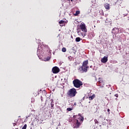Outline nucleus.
<instances>
[{
	"mask_svg": "<svg viewBox=\"0 0 129 129\" xmlns=\"http://www.w3.org/2000/svg\"><path fill=\"white\" fill-rule=\"evenodd\" d=\"M88 68H89V67H88V60H85L83 62L82 66L78 69V71L80 73H86Z\"/></svg>",
	"mask_w": 129,
	"mask_h": 129,
	"instance_id": "f257e3e1",
	"label": "nucleus"
},
{
	"mask_svg": "<svg viewBox=\"0 0 129 129\" xmlns=\"http://www.w3.org/2000/svg\"><path fill=\"white\" fill-rule=\"evenodd\" d=\"M77 94V91H76V89L73 88L70 89L67 93V96L68 97H74L76 96V94Z\"/></svg>",
	"mask_w": 129,
	"mask_h": 129,
	"instance_id": "f03ea898",
	"label": "nucleus"
},
{
	"mask_svg": "<svg viewBox=\"0 0 129 129\" xmlns=\"http://www.w3.org/2000/svg\"><path fill=\"white\" fill-rule=\"evenodd\" d=\"M73 84L76 88H80L83 85V83L80 80L76 79L73 81Z\"/></svg>",
	"mask_w": 129,
	"mask_h": 129,
	"instance_id": "7ed1b4c3",
	"label": "nucleus"
},
{
	"mask_svg": "<svg viewBox=\"0 0 129 129\" xmlns=\"http://www.w3.org/2000/svg\"><path fill=\"white\" fill-rule=\"evenodd\" d=\"M48 101H49V102H50L51 109H54V99H51L49 98H47L46 100L45 103H47Z\"/></svg>",
	"mask_w": 129,
	"mask_h": 129,
	"instance_id": "20e7f679",
	"label": "nucleus"
},
{
	"mask_svg": "<svg viewBox=\"0 0 129 129\" xmlns=\"http://www.w3.org/2000/svg\"><path fill=\"white\" fill-rule=\"evenodd\" d=\"M44 52V50H43L41 47H38V49L37 51V55L40 58V55H42Z\"/></svg>",
	"mask_w": 129,
	"mask_h": 129,
	"instance_id": "39448f33",
	"label": "nucleus"
},
{
	"mask_svg": "<svg viewBox=\"0 0 129 129\" xmlns=\"http://www.w3.org/2000/svg\"><path fill=\"white\" fill-rule=\"evenodd\" d=\"M80 28L81 30H82V32H85V33H86V32H87V29H86V25H85V24H81L80 25Z\"/></svg>",
	"mask_w": 129,
	"mask_h": 129,
	"instance_id": "423d86ee",
	"label": "nucleus"
},
{
	"mask_svg": "<svg viewBox=\"0 0 129 129\" xmlns=\"http://www.w3.org/2000/svg\"><path fill=\"white\" fill-rule=\"evenodd\" d=\"M81 124V123H80L79 122V121H78V119H77V122L76 123H74L73 125V127L74 128H79V126H80Z\"/></svg>",
	"mask_w": 129,
	"mask_h": 129,
	"instance_id": "0eeeda50",
	"label": "nucleus"
},
{
	"mask_svg": "<svg viewBox=\"0 0 129 129\" xmlns=\"http://www.w3.org/2000/svg\"><path fill=\"white\" fill-rule=\"evenodd\" d=\"M60 72V69H58L57 67H54L52 68V72L54 74H56L57 73H58V72Z\"/></svg>",
	"mask_w": 129,
	"mask_h": 129,
	"instance_id": "6e6552de",
	"label": "nucleus"
},
{
	"mask_svg": "<svg viewBox=\"0 0 129 129\" xmlns=\"http://www.w3.org/2000/svg\"><path fill=\"white\" fill-rule=\"evenodd\" d=\"M108 59L107 58V56H104L103 58L101 60L102 63H106L107 62Z\"/></svg>",
	"mask_w": 129,
	"mask_h": 129,
	"instance_id": "1a4fd4ad",
	"label": "nucleus"
},
{
	"mask_svg": "<svg viewBox=\"0 0 129 129\" xmlns=\"http://www.w3.org/2000/svg\"><path fill=\"white\" fill-rule=\"evenodd\" d=\"M112 33L113 34H118V29L115 28L112 29Z\"/></svg>",
	"mask_w": 129,
	"mask_h": 129,
	"instance_id": "9d476101",
	"label": "nucleus"
},
{
	"mask_svg": "<svg viewBox=\"0 0 129 129\" xmlns=\"http://www.w3.org/2000/svg\"><path fill=\"white\" fill-rule=\"evenodd\" d=\"M104 8L106 9V10H109V9H110L109 4L108 3L104 4Z\"/></svg>",
	"mask_w": 129,
	"mask_h": 129,
	"instance_id": "9b49d317",
	"label": "nucleus"
},
{
	"mask_svg": "<svg viewBox=\"0 0 129 129\" xmlns=\"http://www.w3.org/2000/svg\"><path fill=\"white\" fill-rule=\"evenodd\" d=\"M78 34L79 36H82V37H85V34L83 32H81V31H78Z\"/></svg>",
	"mask_w": 129,
	"mask_h": 129,
	"instance_id": "f8f14e48",
	"label": "nucleus"
},
{
	"mask_svg": "<svg viewBox=\"0 0 129 129\" xmlns=\"http://www.w3.org/2000/svg\"><path fill=\"white\" fill-rule=\"evenodd\" d=\"M95 98V94H93L92 96L89 97V100H93Z\"/></svg>",
	"mask_w": 129,
	"mask_h": 129,
	"instance_id": "ddd939ff",
	"label": "nucleus"
},
{
	"mask_svg": "<svg viewBox=\"0 0 129 129\" xmlns=\"http://www.w3.org/2000/svg\"><path fill=\"white\" fill-rule=\"evenodd\" d=\"M81 38L80 37H77L76 38V42H80Z\"/></svg>",
	"mask_w": 129,
	"mask_h": 129,
	"instance_id": "4468645a",
	"label": "nucleus"
},
{
	"mask_svg": "<svg viewBox=\"0 0 129 129\" xmlns=\"http://www.w3.org/2000/svg\"><path fill=\"white\" fill-rule=\"evenodd\" d=\"M105 23H106L108 25V24H110V25H111V20L108 21L107 19L106 21H105Z\"/></svg>",
	"mask_w": 129,
	"mask_h": 129,
	"instance_id": "2eb2a0df",
	"label": "nucleus"
},
{
	"mask_svg": "<svg viewBox=\"0 0 129 129\" xmlns=\"http://www.w3.org/2000/svg\"><path fill=\"white\" fill-rule=\"evenodd\" d=\"M78 118L80 121H83V120H84V118H83V117H80Z\"/></svg>",
	"mask_w": 129,
	"mask_h": 129,
	"instance_id": "dca6fc26",
	"label": "nucleus"
},
{
	"mask_svg": "<svg viewBox=\"0 0 129 129\" xmlns=\"http://www.w3.org/2000/svg\"><path fill=\"white\" fill-rule=\"evenodd\" d=\"M79 14H80V11H77L76 12V13H75V15L76 16H78V15H79Z\"/></svg>",
	"mask_w": 129,
	"mask_h": 129,
	"instance_id": "f3484780",
	"label": "nucleus"
},
{
	"mask_svg": "<svg viewBox=\"0 0 129 129\" xmlns=\"http://www.w3.org/2000/svg\"><path fill=\"white\" fill-rule=\"evenodd\" d=\"M69 60H70V61H72V59H73V57H72V56H70L68 57Z\"/></svg>",
	"mask_w": 129,
	"mask_h": 129,
	"instance_id": "a211bd4d",
	"label": "nucleus"
},
{
	"mask_svg": "<svg viewBox=\"0 0 129 129\" xmlns=\"http://www.w3.org/2000/svg\"><path fill=\"white\" fill-rule=\"evenodd\" d=\"M99 83H102V82H103V81H102L101 78H99Z\"/></svg>",
	"mask_w": 129,
	"mask_h": 129,
	"instance_id": "6ab92c4d",
	"label": "nucleus"
},
{
	"mask_svg": "<svg viewBox=\"0 0 129 129\" xmlns=\"http://www.w3.org/2000/svg\"><path fill=\"white\" fill-rule=\"evenodd\" d=\"M61 51L62 52H66V48H65V47L62 48L61 49Z\"/></svg>",
	"mask_w": 129,
	"mask_h": 129,
	"instance_id": "aec40b11",
	"label": "nucleus"
},
{
	"mask_svg": "<svg viewBox=\"0 0 129 129\" xmlns=\"http://www.w3.org/2000/svg\"><path fill=\"white\" fill-rule=\"evenodd\" d=\"M27 128V124H24L22 129H26Z\"/></svg>",
	"mask_w": 129,
	"mask_h": 129,
	"instance_id": "412c9836",
	"label": "nucleus"
},
{
	"mask_svg": "<svg viewBox=\"0 0 129 129\" xmlns=\"http://www.w3.org/2000/svg\"><path fill=\"white\" fill-rule=\"evenodd\" d=\"M59 24L61 25V24H63L64 23V21L61 20L60 21H59Z\"/></svg>",
	"mask_w": 129,
	"mask_h": 129,
	"instance_id": "4be33fe9",
	"label": "nucleus"
},
{
	"mask_svg": "<svg viewBox=\"0 0 129 129\" xmlns=\"http://www.w3.org/2000/svg\"><path fill=\"white\" fill-rule=\"evenodd\" d=\"M67 110H68V111H71V110H72V108H68Z\"/></svg>",
	"mask_w": 129,
	"mask_h": 129,
	"instance_id": "5701e85b",
	"label": "nucleus"
},
{
	"mask_svg": "<svg viewBox=\"0 0 129 129\" xmlns=\"http://www.w3.org/2000/svg\"><path fill=\"white\" fill-rule=\"evenodd\" d=\"M94 122H95V123H98V121L96 119H94Z\"/></svg>",
	"mask_w": 129,
	"mask_h": 129,
	"instance_id": "b1692460",
	"label": "nucleus"
},
{
	"mask_svg": "<svg viewBox=\"0 0 129 129\" xmlns=\"http://www.w3.org/2000/svg\"><path fill=\"white\" fill-rule=\"evenodd\" d=\"M50 57H47V58L46 60V61H49V60H50Z\"/></svg>",
	"mask_w": 129,
	"mask_h": 129,
	"instance_id": "393cba45",
	"label": "nucleus"
},
{
	"mask_svg": "<svg viewBox=\"0 0 129 129\" xmlns=\"http://www.w3.org/2000/svg\"><path fill=\"white\" fill-rule=\"evenodd\" d=\"M114 96H115V97H118V94H115Z\"/></svg>",
	"mask_w": 129,
	"mask_h": 129,
	"instance_id": "a878e982",
	"label": "nucleus"
},
{
	"mask_svg": "<svg viewBox=\"0 0 129 129\" xmlns=\"http://www.w3.org/2000/svg\"><path fill=\"white\" fill-rule=\"evenodd\" d=\"M107 111L109 114L110 113V112H109V111H110V110L109 109H107Z\"/></svg>",
	"mask_w": 129,
	"mask_h": 129,
	"instance_id": "bb28decb",
	"label": "nucleus"
},
{
	"mask_svg": "<svg viewBox=\"0 0 129 129\" xmlns=\"http://www.w3.org/2000/svg\"><path fill=\"white\" fill-rule=\"evenodd\" d=\"M88 13H91V9H89Z\"/></svg>",
	"mask_w": 129,
	"mask_h": 129,
	"instance_id": "cd10ccee",
	"label": "nucleus"
},
{
	"mask_svg": "<svg viewBox=\"0 0 129 129\" xmlns=\"http://www.w3.org/2000/svg\"><path fill=\"white\" fill-rule=\"evenodd\" d=\"M77 116H76V115H74L73 117H74V118H76Z\"/></svg>",
	"mask_w": 129,
	"mask_h": 129,
	"instance_id": "c85d7f7f",
	"label": "nucleus"
},
{
	"mask_svg": "<svg viewBox=\"0 0 129 129\" xmlns=\"http://www.w3.org/2000/svg\"><path fill=\"white\" fill-rule=\"evenodd\" d=\"M94 34H92V37H94Z\"/></svg>",
	"mask_w": 129,
	"mask_h": 129,
	"instance_id": "c756f323",
	"label": "nucleus"
},
{
	"mask_svg": "<svg viewBox=\"0 0 129 129\" xmlns=\"http://www.w3.org/2000/svg\"><path fill=\"white\" fill-rule=\"evenodd\" d=\"M15 125H17V123H14V125L15 126Z\"/></svg>",
	"mask_w": 129,
	"mask_h": 129,
	"instance_id": "7c9ffc66",
	"label": "nucleus"
},
{
	"mask_svg": "<svg viewBox=\"0 0 129 129\" xmlns=\"http://www.w3.org/2000/svg\"><path fill=\"white\" fill-rule=\"evenodd\" d=\"M41 97V101H43V98L42 97Z\"/></svg>",
	"mask_w": 129,
	"mask_h": 129,
	"instance_id": "2f4dec72",
	"label": "nucleus"
},
{
	"mask_svg": "<svg viewBox=\"0 0 129 129\" xmlns=\"http://www.w3.org/2000/svg\"><path fill=\"white\" fill-rule=\"evenodd\" d=\"M79 116H81V114H79Z\"/></svg>",
	"mask_w": 129,
	"mask_h": 129,
	"instance_id": "473e14b6",
	"label": "nucleus"
},
{
	"mask_svg": "<svg viewBox=\"0 0 129 129\" xmlns=\"http://www.w3.org/2000/svg\"><path fill=\"white\" fill-rule=\"evenodd\" d=\"M92 67V66H90V68H91Z\"/></svg>",
	"mask_w": 129,
	"mask_h": 129,
	"instance_id": "72a5a7b5",
	"label": "nucleus"
},
{
	"mask_svg": "<svg viewBox=\"0 0 129 129\" xmlns=\"http://www.w3.org/2000/svg\"><path fill=\"white\" fill-rule=\"evenodd\" d=\"M71 2H73V0H71Z\"/></svg>",
	"mask_w": 129,
	"mask_h": 129,
	"instance_id": "f704fd0d",
	"label": "nucleus"
},
{
	"mask_svg": "<svg viewBox=\"0 0 129 129\" xmlns=\"http://www.w3.org/2000/svg\"><path fill=\"white\" fill-rule=\"evenodd\" d=\"M60 26H61L62 27H63V25H60Z\"/></svg>",
	"mask_w": 129,
	"mask_h": 129,
	"instance_id": "c9c22d12",
	"label": "nucleus"
},
{
	"mask_svg": "<svg viewBox=\"0 0 129 129\" xmlns=\"http://www.w3.org/2000/svg\"><path fill=\"white\" fill-rule=\"evenodd\" d=\"M94 28H95V25H94Z\"/></svg>",
	"mask_w": 129,
	"mask_h": 129,
	"instance_id": "e433bc0d",
	"label": "nucleus"
}]
</instances>
